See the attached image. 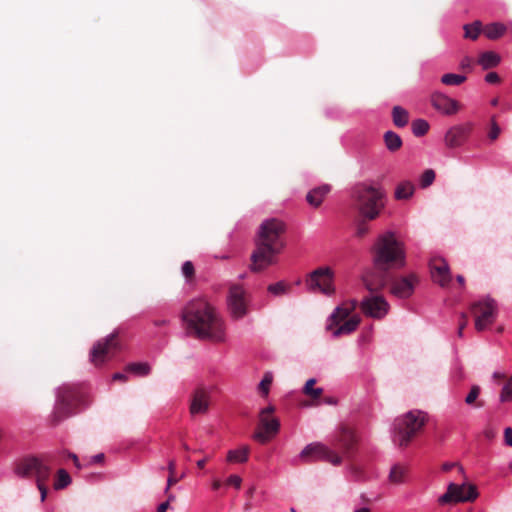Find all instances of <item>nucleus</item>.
I'll return each mask as SVG.
<instances>
[{
	"mask_svg": "<svg viewBox=\"0 0 512 512\" xmlns=\"http://www.w3.org/2000/svg\"><path fill=\"white\" fill-rule=\"evenodd\" d=\"M182 320L189 334L199 339L223 342L225 325L215 308L204 298L193 299L182 311Z\"/></svg>",
	"mask_w": 512,
	"mask_h": 512,
	"instance_id": "obj_1",
	"label": "nucleus"
},
{
	"mask_svg": "<svg viewBox=\"0 0 512 512\" xmlns=\"http://www.w3.org/2000/svg\"><path fill=\"white\" fill-rule=\"evenodd\" d=\"M284 231V223L277 219H269L261 224L256 248L251 255L250 269L253 272H261L275 263L276 256L285 246L282 239Z\"/></svg>",
	"mask_w": 512,
	"mask_h": 512,
	"instance_id": "obj_2",
	"label": "nucleus"
},
{
	"mask_svg": "<svg viewBox=\"0 0 512 512\" xmlns=\"http://www.w3.org/2000/svg\"><path fill=\"white\" fill-rule=\"evenodd\" d=\"M376 268L393 269L405 266V247L393 232L380 235L371 249Z\"/></svg>",
	"mask_w": 512,
	"mask_h": 512,
	"instance_id": "obj_3",
	"label": "nucleus"
},
{
	"mask_svg": "<svg viewBox=\"0 0 512 512\" xmlns=\"http://www.w3.org/2000/svg\"><path fill=\"white\" fill-rule=\"evenodd\" d=\"M352 198L360 216L368 220L376 219L384 208V191L372 185L355 186Z\"/></svg>",
	"mask_w": 512,
	"mask_h": 512,
	"instance_id": "obj_4",
	"label": "nucleus"
},
{
	"mask_svg": "<svg viewBox=\"0 0 512 512\" xmlns=\"http://www.w3.org/2000/svg\"><path fill=\"white\" fill-rule=\"evenodd\" d=\"M426 415L418 410L410 411L394 421V442L399 447H407L412 439L422 430Z\"/></svg>",
	"mask_w": 512,
	"mask_h": 512,
	"instance_id": "obj_5",
	"label": "nucleus"
},
{
	"mask_svg": "<svg viewBox=\"0 0 512 512\" xmlns=\"http://www.w3.org/2000/svg\"><path fill=\"white\" fill-rule=\"evenodd\" d=\"M357 304L356 300L346 301L332 313L327 329L332 331L335 337L350 334L356 330L361 319L358 315H350L356 309Z\"/></svg>",
	"mask_w": 512,
	"mask_h": 512,
	"instance_id": "obj_6",
	"label": "nucleus"
},
{
	"mask_svg": "<svg viewBox=\"0 0 512 512\" xmlns=\"http://www.w3.org/2000/svg\"><path fill=\"white\" fill-rule=\"evenodd\" d=\"M83 401L84 393L79 386L63 385L60 387L54 412L55 421L59 422L63 418L72 415Z\"/></svg>",
	"mask_w": 512,
	"mask_h": 512,
	"instance_id": "obj_7",
	"label": "nucleus"
},
{
	"mask_svg": "<svg viewBox=\"0 0 512 512\" xmlns=\"http://www.w3.org/2000/svg\"><path fill=\"white\" fill-rule=\"evenodd\" d=\"M15 473L23 478L34 477L36 484L47 482L51 475L50 461L33 456L23 458L16 464Z\"/></svg>",
	"mask_w": 512,
	"mask_h": 512,
	"instance_id": "obj_8",
	"label": "nucleus"
},
{
	"mask_svg": "<svg viewBox=\"0 0 512 512\" xmlns=\"http://www.w3.org/2000/svg\"><path fill=\"white\" fill-rule=\"evenodd\" d=\"M497 303L491 297L474 302L471 305V313L475 318V329L479 332L492 325L497 316Z\"/></svg>",
	"mask_w": 512,
	"mask_h": 512,
	"instance_id": "obj_9",
	"label": "nucleus"
},
{
	"mask_svg": "<svg viewBox=\"0 0 512 512\" xmlns=\"http://www.w3.org/2000/svg\"><path fill=\"white\" fill-rule=\"evenodd\" d=\"M121 349L116 332L99 340L92 348L90 359L95 366H100L113 358Z\"/></svg>",
	"mask_w": 512,
	"mask_h": 512,
	"instance_id": "obj_10",
	"label": "nucleus"
},
{
	"mask_svg": "<svg viewBox=\"0 0 512 512\" xmlns=\"http://www.w3.org/2000/svg\"><path fill=\"white\" fill-rule=\"evenodd\" d=\"M477 497L478 492L475 485L450 483L446 493L438 498V503L444 505L459 502H472L476 500Z\"/></svg>",
	"mask_w": 512,
	"mask_h": 512,
	"instance_id": "obj_11",
	"label": "nucleus"
},
{
	"mask_svg": "<svg viewBox=\"0 0 512 512\" xmlns=\"http://www.w3.org/2000/svg\"><path fill=\"white\" fill-rule=\"evenodd\" d=\"M248 294L241 285L234 284L229 289L227 298L228 311L234 320L244 318L248 314Z\"/></svg>",
	"mask_w": 512,
	"mask_h": 512,
	"instance_id": "obj_12",
	"label": "nucleus"
},
{
	"mask_svg": "<svg viewBox=\"0 0 512 512\" xmlns=\"http://www.w3.org/2000/svg\"><path fill=\"white\" fill-rule=\"evenodd\" d=\"M274 406H268L261 410L259 415V430L255 432L254 439L266 443L274 437L280 428V422L272 416Z\"/></svg>",
	"mask_w": 512,
	"mask_h": 512,
	"instance_id": "obj_13",
	"label": "nucleus"
},
{
	"mask_svg": "<svg viewBox=\"0 0 512 512\" xmlns=\"http://www.w3.org/2000/svg\"><path fill=\"white\" fill-rule=\"evenodd\" d=\"M300 458L309 462L310 458L313 460H320L338 466L342 463V456H340L334 449L321 443H313L307 445L300 453Z\"/></svg>",
	"mask_w": 512,
	"mask_h": 512,
	"instance_id": "obj_14",
	"label": "nucleus"
},
{
	"mask_svg": "<svg viewBox=\"0 0 512 512\" xmlns=\"http://www.w3.org/2000/svg\"><path fill=\"white\" fill-rule=\"evenodd\" d=\"M333 271L329 267H320L310 273L306 280L307 288L310 291H319L323 294L330 295L334 292L333 287Z\"/></svg>",
	"mask_w": 512,
	"mask_h": 512,
	"instance_id": "obj_15",
	"label": "nucleus"
},
{
	"mask_svg": "<svg viewBox=\"0 0 512 512\" xmlns=\"http://www.w3.org/2000/svg\"><path fill=\"white\" fill-rule=\"evenodd\" d=\"M361 311L365 316L374 319H382L389 311V303L381 295L364 297L360 302Z\"/></svg>",
	"mask_w": 512,
	"mask_h": 512,
	"instance_id": "obj_16",
	"label": "nucleus"
},
{
	"mask_svg": "<svg viewBox=\"0 0 512 512\" xmlns=\"http://www.w3.org/2000/svg\"><path fill=\"white\" fill-rule=\"evenodd\" d=\"M418 283L419 278L414 273L395 277L390 279V293L398 298H409L414 293V289Z\"/></svg>",
	"mask_w": 512,
	"mask_h": 512,
	"instance_id": "obj_17",
	"label": "nucleus"
},
{
	"mask_svg": "<svg viewBox=\"0 0 512 512\" xmlns=\"http://www.w3.org/2000/svg\"><path fill=\"white\" fill-rule=\"evenodd\" d=\"M211 389L199 384L191 393L189 412L192 416L203 415L209 411Z\"/></svg>",
	"mask_w": 512,
	"mask_h": 512,
	"instance_id": "obj_18",
	"label": "nucleus"
},
{
	"mask_svg": "<svg viewBox=\"0 0 512 512\" xmlns=\"http://www.w3.org/2000/svg\"><path fill=\"white\" fill-rule=\"evenodd\" d=\"M357 437L352 428L341 426L337 436L333 441V447L341 450L344 457L350 458L355 452Z\"/></svg>",
	"mask_w": 512,
	"mask_h": 512,
	"instance_id": "obj_19",
	"label": "nucleus"
},
{
	"mask_svg": "<svg viewBox=\"0 0 512 512\" xmlns=\"http://www.w3.org/2000/svg\"><path fill=\"white\" fill-rule=\"evenodd\" d=\"M389 270L374 266L373 270L363 276V283L366 289L371 293L381 291L390 282Z\"/></svg>",
	"mask_w": 512,
	"mask_h": 512,
	"instance_id": "obj_20",
	"label": "nucleus"
},
{
	"mask_svg": "<svg viewBox=\"0 0 512 512\" xmlns=\"http://www.w3.org/2000/svg\"><path fill=\"white\" fill-rule=\"evenodd\" d=\"M472 130L473 124L471 122L451 127L445 134V145L449 148H457L462 146L469 138Z\"/></svg>",
	"mask_w": 512,
	"mask_h": 512,
	"instance_id": "obj_21",
	"label": "nucleus"
},
{
	"mask_svg": "<svg viewBox=\"0 0 512 512\" xmlns=\"http://www.w3.org/2000/svg\"><path fill=\"white\" fill-rule=\"evenodd\" d=\"M431 104L437 111L448 116L456 114L461 108L458 101L440 92L431 95Z\"/></svg>",
	"mask_w": 512,
	"mask_h": 512,
	"instance_id": "obj_22",
	"label": "nucleus"
},
{
	"mask_svg": "<svg viewBox=\"0 0 512 512\" xmlns=\"http://www.w3.org/2000/svg\"><path fill=\"white\" fill-rule=\"evenodd\" d=\"M430 269L433 281L441 287H446L451 282L449 266L442 258H433L430 261Z\"/></svg>",
	"mask_w": 512,
	"mask_h": 512,
	"instance_id": "obj_23",
	"label": "nucleus"
},
{
	"mask_svg": "<svg viewBox=\"0 0 512 512\" xmlns=\"http://www.w3.org/2000/svg\"><path fill=\"white\" fill-rule=\"evenodd\" d=\"M330 190L331 188L327 184L316 187L308 192L306 200L309 203V205L318 208L322 204L323 200L328 195Z\"/></svg>",
	"mask_w": 512,
	"mask_h": 512,
	"instance_id": "obj_24",
	"label": "nucleus"
},
{
	"mask_svg": "<svg viewBox=\"0 0 512 512\" xmlns=\"http://www.w3.org/2000/svg\"><path fill=\"white\" fill-rule=\"evenodd\" d=\"M408 466L397 463L391 467L389 473V482L395 485L403 484L408 477Z\"/></svg>",
	"mask_w": 512,
	"mask_h": 512,
	"instance_id": "obj_25",
	"label": "nucleus"
},
{
	"mask_svg": "<svg viewBox=\"0 0 512 512\" xmlns=\"http://www.w3.org/2000/svg\"><path fill=\"white\" fill-rule=\"evenodd\" d=\"M500 61L501 57L499 54L493 51H486L479 56L478 64L486 70L498 66Z\"/></svg>",
	"mask_w": 512,
	"mask_h": 512,
	"instance_id": "obj_26",
	"label": "nucleus"
},
{
	"mask_svg": "<svg viewBox=\"0 0 512 512\" xmlns=\"http://www.w3.org/2000/svg\"><path fill=\"white\" fill-rule=\"evenodd\" d=\"M484 35L491 40H496L504 35L506 32V26L502 23H491L482 28Z\"/></svg>",
	"mask_w": 512,
	"mask_h": 512,
	"instance_id": "obj_27",
	"label": "nucleus"
},
{
	"mask_svg": "<svg viewBox=\"0 0 512 512\" xmlns=\"http://www.w3.org/2000/svg\"><path fill=\"white\" fill-rule=\"evenodd\" d=\"M249 452L250 448L248 446L230 450L227 454V461L232 463H245L248 460Z\"/></svg>",
	"mask_w": 512,
	"mask_h": 512,
	"instance_id": "obj_28",
	"label": "nucleus"
},
{
	"mask_svg": "<svg viewBox=\"0 0 512 512\" xmlns=\"http://www.w3.org/2000/svg\"><path fill=\"white\" fill-rule=\"evenodd\" d=\"M393 122L397 127H404L409 121V113L401 106H395L392 110Z\"/></svg>",
	"mask_w": 512,
	"mask_h": 512,
	"instance_id": "obj_29",
	"label": "nucleus"
},
{
	"mask_svg": "<svg viewBox=\"0 0 512 512\" xmlns=\"http://www.w3.org/2000/svg\"><path fill=\"white\" fill-rule=\"evenodd\" d=\"M384 141L388 150L395 152L402 146V140L398 134L393 131H387L384 135Z\"/></svg>",
	"mask_w": 512,
	"mask_h": 512,
	"instance_id": "obj_30",
	"label": "nucleus"
},
{
	"mask_svg": "<svg viewBox=\"0 0 512 512\" xmlns=\"http://www.w3.org/2000/svg\"><path fill=\"white\" fill-rule=\"evenodd\" d=\"M414 193V185L413 183L409 181H403L401 182L396 190H395V197L396 199L402 200V199H408L410 198Z\"/></svg>",
	"mask_w": 512,
	"mask_h": 512,
	"instance_id": "obj_31",
	"label": "nucleus"
},
{
	"mask_svg": "<svg viewBox=\"0 0 512 512\" xmlns=\"http://www.w3.org/2000/svg\"><path fill=\"white\" fill-rule=\"evenodd\" d=\"M316 383L315 379H309L303 388V392L305 395L311 397L313 400H317L322 396L323 389L322 388H314Z\"/></svg>",
	"mask_w": 512,
	"mask_h": 512,
	"instance_id": "obj_32",
	"label": "nucleus"
},
{
	"mask_svg": "<svg viewBox=\"0 0 512 512\" xmlns=\"http://www.w3.org/2000/svg\"><path fill=\"white\" fill-rule=\"evenodd\" d=\"M465 37L476 40L479 34L482 31V23L480 21H475L472 24L464 25Z\"/></svg>",
	"mask_w": 512,
	"mask_h": 512,
	"instance_id": "obj_33",
	"label": "nucleus"
},
{
	"mask_svg": "<svg viewBox=\"0 0 512 512\" xmlns=\"http://www.w3.org/2000/svg\"><path fill=\"white\" fill-rule=\"evenodd\" d=\"M466 81V77L459 74L447 73L441 77V82L448 86H458Z\"/></svg>",
	"mask_w": 512,
	"mask_h": 512,
	"instance_id": "obj_34",
	"label": "nucleus"
},
{
	"mask_svg": "<svg viewBox=\"0 0 512 512\" xmlns=\"http://www.w3.org/2000/svg\"><path fill=\"white\" fill-rule=\"evenodd\" d=\"M479 394H480V387L477 385H473L471 387L470 392L468 393V395L465 398V403L467 405H475L478 408L482 407L484 405L483 401L476 402Z\"/></svg>",
	"mask_w": 512,
	"mask_h": 512,
	"instance_id": "obj_35",
	"label": "nucleus"
},
{
	"mask_svg": "<svg viewBox=\"0 0 512 512\" xmlns=\"http://www.w3.org/2000/svg\"><path fill=\"white\" fill-rule=\"evenodd\" d=\"M429 130V124L426 120L417 119L412 122V132L415 136L425 135Z\"/></svg>",
	"mask_w": 512,
	"mask_h": 512,
	"instance_id": "obj_36",
	"label": "nucleus"
},
{
	"mask_svg": "<svg viewBox=\"0 0 512 512\" xmlns=\"http://www.w3.org/2000/svg\"><path fill=\"white\" fill-rule=\"evenodd\" d=\"M71 483V478L65 469H59L57 472V480L54 488L59 490L67 487Z\"/></svg>",
	"mask_w": 512,
	"mask_h": 512,
	"instance_id": "obj_37",
	"label": "nucleus"
},
{
	"mask_svg": "<svg viewBox=\"0 0 512 512\" xmlns=\"http://www.w3.org/2000/svg\"><path fill=\"white\" fill-rule=\"evenodd\" d=\"M267 289L269 293L275 296H280L286 294L289 291L290 286L283 281H279L269 285Z\"/></svg>",
	"mask_w": 512,
	"mask_h": 512,
	"instance_id": "obj_38",
	"label": "nucleus"
},
{
	"mask_svg": "<svg viewBox=\"0 0 512 512\" xmlns=\"http://www.w3.org/2000/svg\"><path fill=\"white\" fill-rule=\"evenodd\" d=\"M272 381H273V375L270 372L265 373L262 381L259 383V386H258L259 391L264 396L268 395Z\"/></svg>",
	"mask_w": 512,
	"mask_h": 512,
	"instance_id": "obj_39",
	"label": "nucleus"
},
{
	"mask_svg": "<svg viewBox=\"0 0 512 512\" xmlns=\"http://www.w3.org/2000/svg\"><path fill=\"white\" fill-rule=\"evenodd\" d=\"M435 180V172L432 169H427L423 172L421 179H420V185L422 188H427L430 186L433 181Z\"/></svg>",
	"mask_w": 512,
	"mask_h": 512,
	"instance_id": "obj_40",
	"label": "nucleus"
},
{
	"mask_svg": "<svg viewBox=\"0 0 512 512\" xmlns=\"http://www.w3.org/2000/svg\"><path fill=\"white\" fill-rule=\"evenodd\" d=\"M127 369L140 375H147L150 371V366L147 363H132Z\"/></svg>",
	"mask_w": 512,
	"mask_h": 512,
	"instance_id": "obj_41",
	"label": "nucleus"
},
{
	"mask_svg": "<svg viewBox=\"0 0 512 512\" xmlns=\"http://www.w3.org/2000/svg\"><path fill=\"white\" fill-rule=\"evenodd\" d=\"M500 400L502 402H508L512 400V377H510L507 383L504 385L500 394Z\"/></svg>",
	"mask_w": 512,
	"mask_h": 512,
	"instance_id": "obj_42",
	"label": "nucleus"
},
{
	"mask_svg": "<svg viewBox=\"0 0 512 512\" xmlns=\"http://www.w3.org/2000/svg\"><path fill=\"white\" fill-rule=\"evenodd\" d=\"M182 273L187 280H190L194 277L195 269L191 261L184 262V264L182 265Z\"/></svg>",
	"mask_w": 512,
	"mask_h": 512,
	"instance_id": "obj_43",
	"label": "nucleus"
},
{
	"mask_svg": "<svg viewBox=\"0 0 512 512\" xmlns=\"http://www.w3.org/2000/svg\"><path fill=\"white\" fill-rule=\"evenodd\" d=\"M367 221H368V219H365V218L362 217V219L357 224L356 235L358 237H363V236H365L368 233L369 226L367 224Z\"/></svg>",
	"mask_w": 512,
	"mask_h": 512,
	"instance_id": "obj_44",
	"label": "nucleus"
},
{
	"mask_svg": "<svg viewBox=\"0 0 512 512\" xmlns=\"http://www.w3.org/2000/svg\"><path fill=\"white\" fill-rule=\"evenodd\" d=\"M500 134V127L498 126L497 122L495 121L494 117L491 120V128L488 134V137L491 141H495Z\"/></svg>",
	"mask_w": 512,
	"mask_h": 512,
	"instance_id": "obj_45",
	"label": "nucleus"
},
{
	"mask_svg": "<svg viewBox=\"0 0 512 512\" xmlns=\"http://www.w3.org/2000/svg\"><path fill=\"white\" fill-rule=\"evenodd\" d=\"M242 479L238 475H231L226 480V484L239 489L241 487Z\"/></svg>",
	"mask_w": 512,
	"mask_h": 512,
	"instance_id": "obj_46",
	"label": "nucleus"
},
{
	"mask_svg": "<svg viewBox=\"0 0 512 512\" xmlns=\"http://www.w3.org/2000/svg\"><path fill=\"white\" fill-rule=\"evenodd\" d=\"M473 66V60L470 57H464L460 62V68L464 71H471Z\"/></svg>",
	"mask_w": 512,
	"mask_h": 512,
	"instance_id": "obj_47",
	"label": "nucleus"
},
{
	"mask_svg": "<svg viewBox=\"0 0 512 512\" xmlns=\"http://www.w3.org/2000/svg\"><path fill=\"white\" fill-rule=\"evenodd\" d=\"M485 80L490 84H496L500 82V77L496 72H489L485 76Z\"/></svg>",
	"mask_w": 512,
	"mask_h": 512,
	"instance_id": "obj_48",
	"label": "nucleus"
},
{
	"mask_svg": "<svg viewBox=\"0 0 512 512\" xmlns=\"http://www.w3.org/2000/svg\"><path fill=\"white\" fill-rule=\"evenodd\" d=\"M468 324V318H467V315L465 313H463L461 315V322L459 324V328H458V336L459 337H462L463 336V330L465 329V327L467 326Z\"/></svg>",
	"mask_w": 512,
	"mask_h": 512,
	"instance_id": "obj_49",
	"label": "nucleus"
},
{
	"mask_svg": "<svg viewBox=\"0 0 512 512\" xmlns=\"http://www.w3.org/2000/svg\"><path fill=\"white\" fill-rule=\"evenodd\" d=\"M504 441L507 446L512 447V428L511 427L505 428Z\"/></svg>",
	"mask_w": 512,
	"mask_h": 512,
	"instance_id": "obj_50",
	"label": "nucleus"
},
{
	"mask_svg": "<svg viewBox=\"0 0 512 512\" xmlns=\"http://www.w3.org/2000/svg\"><path fill=\"white\" fill-rule=\"evenodd\" d=\"M180 480V478H177L175 473L173 474H169V477L167 479V487H166V493L169 491V489L175 485L178 481Z\"/></svg>",
	"mask_w": 512,
	"mask_h": 512,
	"instance_id": "obj_51",
	"label": "nucleus"
},
{
	"mask_svg": "<svg viewBox=\"0 0 512 512\" xmlns=\"http://www.w3.org/2000/svg\"><path fill=\"white\" fill-rule=\"evenodd\" d=\"M45 483L46 482H41L40 484H37V488L39 489L40 491V494H41V501H45L46 497H47V488L45 486Z\"/></svg>",
	"mask_w": 512,
	"mask_h": 512,
	"instance_id": "obj_52",
	"label": "nucleus"
},
{
	"mask_svg": "<svg viewBox=\"0 0 512 512\" xmlns=\"http://www.w3.org/2000/svg\"><path fill=\"white\" fill-rule=\"evenodd\" d=\"M484 436L488 440H492V439H494L496 437V431L494 429H492V428H487L484 431Z\"/></svg>",
	"mask_w": 512,
	"mask_h": 512,
	"instance_id": "obj_53",
	"label": "nucleus"
},
{
	"mask_svg": "<svg viewBox=\"0 0 512 512\" xmlns=\"http://www.w3.org/2000/svg\"><path fill=\"white\" fill-rule=\"evenodd\" d=\"M104 458H105L104 454L99 453L91 458L90 463H102L104 461Z\"/></svg>",
	"mask_w": 512,
	"mask_h": 512,
	"instance_id": "obj_54",
	"label": "nucleus"
},
{
	"mask_svg": "<svg viewBox=\"0 0 512 512\" xmlns=\"http://www.w3.org/2000/svg\"><path fill=\"white\" fill-rule=\"evenodd\" d=\"M68 457L73 461V463L76 466V468L81 469V464H80L79 459H78L76 454L69 453Z\"/></svg>",
	"mask_w": 512,
	"mask_h": 512,
	"instance_id": "obj_55",
	"label": "nucleus"
},
{
	"mask_svg": "<svg viewBox=\"0 0 512 512\" xmlns=\"http://www.w3.org/2000/svg\"><path fill=\"white\" fill-rule=\"evenodd\" d=\"M168 472L169 474H173L175 473V470H176V462L174 459H171L169 462H168Z\"/></svg>",
	"mask_w": 512,
	"mask_h": 512,
	"instance_id": "obj_56",
	"label": "nucleus"
},
{
	"mask_svg": "<svg viewBox=\"0 0 512 512\" xmlns=\"http://www.w3.org/2000/svg\"><path fill=\"white\" fill-rule=\"evenodd\" d=\"M168 508H169V501H165L158 506L157 512H166Z\"/></svg>",
	"mask_w": 512,
	"mask_h": 512,
	"instance_id": "obj_57",
	"label": "nucleus"
},
{
	"mask_svg": "<svg viewBox=\"0 0 512 512\" xmlns=\"http://www.w3.org/2000/svg\"><path fill=\"white\" fill-rule=\"evenodd\" d=\"M113 380H115V381H126L127 380V376L125 374H122V373H116L113 376Z\"/></svg>",
	"mask_w": 512,
	"mask_h": 512,
	"instance_id": "obj_58",
	"label": "nucleus"
},
{
	"mask_svg": "<svg viewBox=\"0 0 512 512\" xmlns=\"http://www.w3.org/2000/svg\"><path fill=\"white\" fill-rule=\"evenodd\" d=\"M209 460V457H205L199 461H197V467L200 468V469H203L207 463V461Z\"/></svg>",
	"mask_w": 512,
	"mask_h": 512,
	"instance_id": "obj_59",
	"label": "nucleus"
},
{
	"mask_svg": "<svg viewBox=\"0 0 512 512\" xmlns=\"http://www.w3.org/2000/svg\"><path fill=\"white\" fill-rule=\"evenodd\" d=\"M221 485H222V482L220 480L216 479L212 482V489L218 490L221 487Z\"/></svg>",
	"mask_w": 512,
	"mask_h": 512,
	"instance_id": "obj_60",
	"label": "nucleus"
},
{
	"mask_svg": "<svg viewBox=\"0 0 512 512\" xmlns=\"http://www.w3.org/2000/svg\"><path fill=\"white\" fill-rule=\"evenodd\" d=\"M455 465V463H445L442 468L444 471H450Z\"/></svg>",
	"mask_w": 512,
	"mask_h": 512,
	"instance_id": "obj_61",
	"label": "nucleus"
},
{
	"mask_svg": "<svg viewBox=\"0 0 512 512\" xmlns=\"http://www.w3.org/2000/svg\"><path fill=\"white\" fill-rule=\"evenodd\" d=\"M254 492H255V487L254 486H251L248 490H247V497L248 499H251L254 495Z\"/></svg>",
	"mask_w": 512,
	"mask_h": 512,
	"instance_id": "obj_62",
	"label": "nucleus"
},
{
	"mask_svg": "<svg viewBox=\"0 0 512 512\" xmlns=\"http://www.w3.org/2000/svg\"><path fill=\"white\" fill-rule=\"evenodd\" d=\"M456 279H457V282H458L460 285H464L465 279H464V277H463L462 275H458V276L456 277Z\"/></svg>",
	"mask_w": 512,
	"mask_h": 512,
	"instance_id": "obj_63",
	"label": "nucleus"
},
{
	"mask_svg": "<svg viewBox=\"0 0 512 512\" xmlns=\"http://www.w3.org/2000/svg\"><path fill=\"white\" fill-rule=\"evenodd\" d=\"M252 508V503L250 502V500L248 502L245 503L244 505V509L246 511L250 510Z\"/></svg>",
	"mask_w": 512,
	"mask_h": 512,
	"instance_id": "obj_64",
	"label": "nucleus"
}]
</instances>
